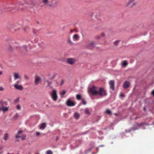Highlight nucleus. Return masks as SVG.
<instances>
[{"instance_id":"1","label":"nucleus","mask_w":154,"mask_h":154,"mask_svg":"<svg viewBox=\"0 0 154 154\" xmlns=\"http://www.w3.org/2000/svg\"><path fill=\"white\" fill-rule=\"evenodd\" d=\"M8 102L5 101H0V111H2L3 113H5L8 112L9 109V107L7 106Z\"/></svg>"},{"instance_id":"2","label":"nucleus","mask_w":154,"mask_h":154,"mask_svg":"<svg viewBox=\"0 0 154 154\" xmlns=\"http://www.w3.org/2000/svg\"><path fill=\"white\" fill-rule=\"evenodd\" d=\"M99 87L93 86L91 88L89 89L88 92L89 93H91L93 95H97Z\"/></svg>"},{"instance_id":"3","label":"nucleus","mask_w":154,"mask_h":154,"mask_svg":"<svg viewBox=\"0 0 154 154\" xmlns=\"http://www.w3.org/2000/svg\"><path fill=\"white\" fill-rule=\"evenodd\" d=\"M107 95L106 92L103 88L99 87L97 95L102 97L106 96Z\"/></svg>"},{"instance_id":"4","label":"nucleus","mask_w":154,"mask_h":154,"mask_svg":"<svg viewBox=\"0 0 154 154\" xmlns=\"http://www.w3.org/2000/svg\"><path fill=\"white\" fill-rule=\"evenodd\" d=\"M51 96L54 101H56L57 99V91L55 90H53L51 93L50 94Z\"/></svg>"},{"instance_id":"5","label":"nucleus","mask_w":154,"mask_h":154,"mask_svg":"<svg viewBox=\"0 0 154 154\" xmlns=\"http://www.w3.org/2000/svg\"><path fill=\"white\" fill-rule=\"evenodd\" d=\"M20 82L17 81L14 85V86L16 89L22 91L23 89V88L21 85H20Z\"/></svg>"},{"instance_id":"6","label":"nucleus","mask_w":154,"mask_h":154,"mask_svg":"<svg viewBox=\"0 0 154 154\" xmlns=\"http://www.w3.org/2000/svg\"><path fill=\"white\" fill-rule=\"evenodd\" d=\"M25 2V3L24 4L20 3L19 5L22 6L24 5L25 7H28L29 5H34V4L33 0H26Z\"/></svg>"},{"instance_id":"7","label":"nucleus","mask_w":154,"mask_h":154,"mask_svg":"<svg viewBox=\"0 0 154 154\" xmlns=\"http://www.w3.org/2000/svg\"><path fill=\"white\" fill-rule=\"evenodd\" d=\"M66 103L68 106H73L75 105V103L71 101L70 99H68L67 100Z\"/></svg>"},{"instance_id":"8","label":"nucleus","mask_w":154,"mask_h":154,"mask_svg":"<svg viewBox=\"0 0 154 154\" xmlns=\"http://www.w3.org/2000/svg\"><path fill=\"white\" fill-rule=\"evenodd\" d=\"M76 61L74 58H68L67 59V63L71 65H73Z\"/></svg>"},{"instance_id":"9","label":"nucleus","mask_w":154,"mask_h":154,"mask_svg":"<svg viewBox=\"0 0 154 154\" xmlns=\"http://www.w3.org/2000/svg\"><path fill=\"white\" fill-rule=\"evenodd\" d=\"M41 82V79L40 76L36 75L35 77V85H38Z\"/></svg>"},{"instance_id":"10","label":"nucleus","mask_w":154,"mask_h":154,"mask_svg":"<svg viewBox=\"0 0 154 154\" xmlns=\"http://www.w3.org/2000/svg\"><path fill=\"white\" fill-rule=\"evenodd\" d=\"M109 84L110 88L112 90H114V81L113 80H110L109 82Z\"/></svg>"},{"instance_id":"11","label":"nucleus","mask_w":154,"mask_h":154,"mask_svg":"<svg viewBox=\"0 0 154 154\" xmlns=\"http://www.w3.org/2000/svg\"><path fill=\"white\" fill-rule=\"evenodd\" d=\"M95 43L93 42H91L86 45V47L89 49L92 48L94 46Z\"/></svg>"},{"instance_id":"12","label":"nucleus","mask_w":154,"mask_h":154,"mask_svg":"<svg viewBox=\"0 0 154 154\" xmlns=\"http://www.w3.org/2000/svg\"><path fill=\"white\" fill-rule=\"evenodd\" d=\"M130 86V82L128 81L125 82L123 84V86L124 88H127Z\"/></svg>"},{"instance_id":"13","label":"nucleus","mask_w":154,"mask_h":154,"mask_svg":"<svg viewBox=\"0 0 154 154\" xmlns=\"http://www.w3.org/2000/svg\"><path fill=\"white\" fill-rule=\"evenodd\" d=\"M22 48L25 51H27L30 50L31 48L30 46L29 45H24L23 46Z\"/></svg>"},{"instance_id":"14","label":"nucleus","mask_w":154,"mask_h":154,"mask_svg":"<svg viewBox=\"0 0 154 154\" xmlns=\"http://www.w3.org/2000/svg\"><path fill=\"white\" fill-rule=\"evenodd\" d=\"M14 79L15 80H16L18 79H20V77L19 73L17 72L14 73Z\"/></svg>"},{"instance_id":"15","label":"nucleus","mask_w":154,"mask_h":154,"mask_svg":"<svg viewBox=\"0 0 154 154\" xmlns=\"http://www.w3.org/2000/svg\"><path fill=\"white\" fill-rule=\"evenodd\" d=\"M9 138V134L7 133H5L3 136V139L4 140L7 141Z\"/></svg>"},{"instance_id":"16","label":"nucleus","mask_w":154,"mask_h":154,"mask_svg":"<svg viewBox=\"0 0 154 154\" xmlns=\"http://www.w3.org/2000/svg\"><path fill=\"white\" fill-rule=\"evenodd\" d=\"M46 127V124L45 123H43L41 124L39 128L41 129H44Z\"/></svg>"},{"instance_id":"17","label":"nucleus","mask_w":154,"mask_h":154,"mask_svg":"<svg viewBox=\"0 0 154 154\" xmlns=\"http://www.w3.org/2000/svg\"><path fill=\"white\" fill-rule=\"evenodd\" d=\"M73 38L74 40L78 41L79 40V37L78 34H75L73 35Z\"/></svg>"},{"instance_id":"18","label":"nucleus","mask_w":154,"mask_h":154,"mask_svg":"<svg viewBox=\"0 0 154 154\" xmlns=\"http://www.w3.org/2000/svg\"><path fill=\"white\" fill-rule=\"evenodd\" d=\"M79 116H80V115L77 112H75L73 116L75 119H78V118L79 117Z\"/></svg>"},{"instance_id":"19","label":"nucleus","mask_w":154,"mask_h":154,"mask_svg":"<svg viewBox=\"0 0 154 154\" xmlns=\"http://www.w3.org/2000/svg\"><path fill=\"white\" fill-rule=\"evenodd\" d=\"M134 0H129L128 2L126 5V7H128L130 6V5L133 2Z\"/></svg>"},{"instance_id":"20","label":"nucleus","mask_w":154,"mask_h":154,"mask_svg":"<svg viewBox=\"0 0 154 154\" xmlns=\"http://www.w3.org/2000/svg\"><path fill=\"white\" fill-rule=\"evenodd\" d=\"M128 63V62L126 60H124L123 62L122 65L124 66H125L127 65Z\"/></svg>"},{"instance_id":"21","label":"nucleus","mask_w":154,"mask_h":154,"mask_svg":"<svg viewBox=\"0 0 154 154\" xmlns=\"http://www.w3.org/2000/svg\"><path fill=\"white\" fill-rule=\"evenodd\" d=\"M66 93V91H63L60 93V95L61 97L62 98L63 97L64 95Z\"/></svg>"},{"instance_id":"22","label":"nucleus","mask_w":154,"mask_h":154,"mask_svg":"<svg viewBox=\"0 0 154 154\" xmlns=\"http://www.w3.org/2000/svg\"><path fill=\"white\" fill-rule=\"evenodd\" d=\"M67 42L68 43H70L71 44H73V42L71 41V39L70 38H69L67 40Z\"/></svg>"},{"instance_id":"23","label":"nucleus","mask_w":154,"mask_h":154,"mask_svg":"<svg viewBox=\"0 0 154 154\" xmlns=\"http://www.w3.org/2000/svg\"><path fill=\"white\" fill-rule=\"evenodd\" d=\"M20 137L22 138V140H23L25 139L26 135L25 134H23Z\"/></svg>"},{"instance_id":"24","label":"nucleus","mask_w":154,"mask_h":154,"mask_svg":"<svg viewBox=\"0 0 154 154\" xmlns=\"http://www.w3.org/2000/svg\"><path fill=\"white\" fill-rule=\"evenodd\" d=\"M77 99L79 100L81 99V96L80 94H77L76 96Z\"/></svg>"},{"instance_id":"25","label":"nucleus","mask_w":154,"mask_h":154,"mask_svg":"<svg viewBox=\"0 0 154 154\" xmlns=\"http://www.w3.org/2000/svg\"><path fill=\"white\" fill-rule=\"evenodd\" d=\"M100 14H97L95 15V17L97 20H99L100 18L99 17L100 16Z\"/></svg>"},{"instance_id":"26","label":"nucleus","mask_w":154,"mask_h":154,"mask_svg":"<svg viewBox=\"0 0 154 154\" xmlns=\"http://www.w3.org/2000/svg\"><path fill=\"white\" fill-rule=\"evenodd\" d=\"M85 112L87 114H90L89 112V110L88 108H86L85 109Z\"/></svg>"},{"instance_id":"27","label":"nucleus","mask_w":154,"mask_h":154,"mask_svg":"<svg viewBox=\"0 0 154 154\" xmlns=\"http://www.w3.org/2000/svg\"><path fill=\"white\" fill-rule=\"evenodd\" d=\"M47 154H53V152L51 150H48L46 152Z\"/></svg>"},{"instance_id":"28","label":"nucleus","mask_w":154,"mask_h":154,"mask_svg":"<svg viewBox=\"0 0 154 154\" xmlns=\"http://www.w3.org/2000/svg\"><path fill=\"white\" fill-rule=\"evenodd\" d=\"M106 112L107 113L109 114H111V112L109 109H107L106 110Z\"/></svg>"},{"instance_id":"29","label":"nucleus","mask_w":154,"mask_h":154,"mask_svg":"<svg viewBox=\"0 0 154 154\" xmlns=\"http://www.w3.org/2000/svg\"><path fill=\"white\" fill-rule=\"evenodd\" d=\"M43 2L45 5L48 2V0H43Z\"/></svg>"},{"instance_id":"30","label":"nucleus","mask_w":154,"mask_h":154,"mask_svg":"<svg viewBox=\"0 0 154 154\" xmlns=\"http://www.w3.org/2000/svg\"><path fill=\"white\" fill-rule=\"evenodd\" d=\"M119 42V41L117 40H116V41H115L114 43V44L115 45H117L118 44V43Z\"/></svg>"},{"instance_id":"31","label":"nucleus","mask_w":154,"mask_h":154,"mask_svg":"<svg viewBox=\"0 0 154 154\" xmlns=\"http://www.w3.org/2000/svg\"><path fill=\"white\" fill-rule=\"evenodd\" d=\"M24 78L26 80H28L29 79L28 76L26 75H24Z\"/></svg>"},{"instance_id":"32","label":"nucleus","mask_w":154,"mask_h":154,"mask_svg":"<svg viewBox=\"0 0 154 154\" xmlns=\"http://www.w3.org/2000/svg\"><path fill=\"white\" fill-rule=\"evenodd\" d=\"M4 90V88L2 87V86L0 87V91H3Z\"/></svg>"},{"instance_id":"33","label":"nucleus","mask_w":154,"mask_h":154,"mask_svg":"<svg viewBox=\"0 0 154 154\" xmlns=\"http://www.w3.org/2000/svg\"><path fill=\"white\" fill-rule=\"evenodd\" d=\"M82 102L84 105H85L86 103V102L84 100H82Z\"/></svg>"},{"instance_id":"34","label":"nucleus","mask_w":154,"mask_h":154,"mask_svg":"<svg viewBox=\"0 0 154 154\" xmlns=\"http://www.w3.org/2000/svg\"><path fill=\"white\" fill-rule=\"evenodd\" d=\"M36 134L37 136H38L40 135V133L39 132H36Z\"/></svg>"},{"instance_id":"35","label":"nucleus","mask_w":154,"mask_h":154,"mask_svg":"<svg viewBox=\"0 0 154 154\" xmlns=\"http://www.w3.org/2000/svg\"><path fill=\"white\" fill-rule=\"evenodd\" d=\"M136 4V2H134V3H133L132 5L130 6V7H132L133 6H134V5H135Z\"/></svg>"},{"instance_id":"36","label":"nucleus","mask_w":154,"mask_h":154,"mask_svg":"<svg viewBox=\"0 0 154 154\" xmlns=\"http://www.w3.org/2000/svg\"><path fill=\"white\" fill-rule=\"evenodd\" d=\"M16 108L17 109H20V107L19 105H17L16 106Z\"/></svg>"},{"instance_id":"37","label":"nucleus","mask_w":154,"mask_h":154,"mask_svg":"<svg viewBox=\"0 0 154 154\" xmlns=\"http://www.w3.org/2000/svg\"><path fill=\"white\" fill-rule=\"evenodd\" d=\"M23 132V131L21 130L19 131L17 133L18 134H20L22 133Z\"/></svg>"},{"instance_id":"38","label":"nucleus","mask_w":154,"mask_h":154,"mask_svg":"<svg viewBox=\"0 0 154 154\" xmlns=\"http://www.w3.org/2000/svg\"><path fill=\"white\" fill-rule=\"evenodd\" d=\"M9 11H11L13 10L14 8V7H10L9 8Z\"/></svg>"},{"instance_id":"39","label":"nucleus","mask_w":154,"mask_h":154,"mask_svg":"<svg viewBox=\"0 0 154 154\" xmlns=\"http://www.w3.org/2000/svg\"><path fill=\"white\" fill-rule=\"evenodd\" d=\"M93 14V13L92 12H90L89 14V16H92Z\"/></svg>"},{"instance_id":"40","label":"nucleus","mask_w":154,"mask_h":154,"mask_svg":"<svg viewBox=\"0 0 154 154\" xmlns=\"http://www.w3.org/2000/svg\"><path fill=\"white\" fill-rule=\"evenodd\" d=\"M64 82V80H62L60 83V85H62L63 83Z\"/></svg>"},{"instance_id":"41","label":"nucleus","mask_w":154,"mask_h":154,"mask_svg":"<svg viewBox=\"0 0 154 154\" xmlns=\"http://www.w3.org/2000/svg\"><path fill=\"white\" fill-rule=\"evenodd\" d=\"M20 137V136L19 135H17L15 136V138L16 139H17V138H18V137Z\"/></svg>"},{"instance_id":"42","label":"nucleus","mask_w":154,"mask_h":154,"mask_svg":"<svg viewBox=\"0 0 154 154\" xmlns=\"http://www.w3.org/2000/svg\"><path fill=\"white\" fill-rule=\"evenodd\" d=\"M138 128H133L132 129H133V130H136L137 129H138Z\"/></svg>"},{"instance_id":"43","label":"nucleus","mask_w":154,"mask_h":154,"mask_svg":"<svg viewBox=\"0 0 154 154\" xmlns=\"http://www.w3.org/2000/svg\"><path fill=\"white\" fill-rule=\"evenodd\" d=\"M18 117V115L17 114H16L14 117V118L15 119H16Z\"/></svg>"},{"instance_id":"44","label":"nucleus","mask_w":154,"mask_h":154,"mask_svg":"<svg viewBox=\"0 0 154 154\" xmlns=\"http://www.w3.org/2000/svg\"><path fill=\"white\" fill-rule=\"evenodd\" d=\"M12 47L11 46H10L9 47V48H8V50L10 51H11V49H12Z\"/></svg>"},{"instance_id":"45","label":"nucleus","mask_w":154,"mask_h":154,"mask_svg":"<svg viewBox=\"0 0 154 154\" xmlns=\"http://www.w3.org/2000/svg\"><path fill=\"white\" fill-rule=\"evenodd\" d=\"M101 35L102 36H103L104 35V34L103 33H102L101 34Z\"/></svg>"},{"instance_id":"46","label":"nucleus","mask_w":154,"mask_h":154,"mask_svg":"<svg viewBox=\"0 0 154 154\" xmlns=\"http://www.w3.org/2000/svg\"><path fill=\"white\" fill-rule=\"evenodd\" d=\"M120 96L121 97H124V94H121Z\"/></svg>"},{"instance_id":"47","label":"nucleus","mask_w":154,"mask_h":154,"mask_svg":"<svg viewBox=\"0 0 154 154\" xmlns=\"http://www.w3.org/2000/svg\"><path fill=\"white\" fill-rule=\"evenodd\" d=\"M152 94L154 96V90H153L152 92Z\"/></svg>"},{"instance_id":"48","label":"nucleus","mask_w":154,"mask_h":154,"mask_svg":"<svg viewBox=\"0 0 154 154\" xmlns=\"http://www.w3.org/2000/svg\"><path fill=\"white\" fill-rule=\"evenodd\" d=\"M141 125H147L146 123H141Z\"/></svg>"},{"instance_id":"49","label":"nucleus","mask_w":154,"mask_h":154,"mask_svg":"<svg viewBox=\"0 0 154 154\" xmlns=\"http://www.w3.org/2000/svg\"><path fill=\"white\" fill-rule=\"evenodd\" d=\"M2 130H0V134H2Z\"/></svg>"},{"instance_id":"50","label":"nucleus","mask_w":154,"mask_h":154,"mask_svg":"<svg viewBox=\"0 0 154 154\" xmlns=\"http://www.w3.org/2000/svg\"><path fill=\"white\" fill-rule=\"evenodd\" d=\"M33 32L34 33H35L36 32L35 31V30H33Z\"/></svg>"},{"instance_id":"51","label":"nucleus","mask_w":154,"mask_h":154,"mask_svg":"<svg viewBox=\"0 0 154 154\" xmlns=\"http://www.w3.org/2000/svg\"><path fill=\"white\" fill-rule=\"evenodd\" d=\"M16 141H18H18H19V139H17H17H16Z\"/></svg>"},{"instance_id":"52","label":"nucleus","mask_w":154,"mask_h":154,"mask_svg":"<svg viewBox=\"0 0 154 154\" xmlns=\"http://www.w3.org/2000/svg\"><path fill=\"white\" fill-rule=\"evenodd\" d=\"M2 74V72L1 71H0V75H1Z\"/></svg>"},{"instance_id":"53","label":"nucleus","mask_w":154,"mask_h":154,"mask_svg":"<svg viewBox=\"0 0 154 154\" xmlns=\"http://www.w3.org/2000/svg\"><path fill=\"white\" fill-rule=\"evenodd\" d=\"M114 115L116 116H117L118 115V114L117 113H114Z\"/></svg>"},{"instance_id":"54","label":"nucleus","mask_w":154,"mask_h":154,"mask_svg":"<svg viewBox=\"0 0 154 154\" xmlns=\"http://www.w3.org/2000/svg\"><path fill=\"white\" fill-rule=\"evenodd\" d=\"M18 7H17L16 8H15V9H18Z\"/></svg>"},{"instance_id":"55","label":"nucleus","mask_w":154,"mask_h":154,"mask_svg":"<svg viewBox=\"0 0 154 154\" xmlns=\"http://www.w3.org/2000/svg\"><path fill=\"white\" fill-rule=\"evenodd\" d=\"M104 146L103 145H100V147H102V146Z\"/></svg>"},{"instance_id":"56","label":"nucleus","mask_w":154,"mask_h":154,"mask_svg":"<svg viewBox=\"0 0 154 154\" xmlns=\"http://www.w3.org/2000/svg\"><path fill=\"white\" fill-rule=\"evenodd\" d=\"M58 137H56V140H58Z\"/></svg>"},{"instance_id":"57","label":"nucleus","mask_w":154,"mask_h":154,"mask_svg":"<svg viewBox=\"0 0 154 154\" xmlns=\"http://www.w3.org/2000/svg\"><path fill=\"white\" fill-rule=\"evenodd\" d=\"M143 109H144V110H146V108H145V107H144V108H143Z\"/></svg>"},{"instance_id":"58","label":"nucleus","mask_w":154,"mask_h":154,"mask_svg":"<svg viewBox=\"0 0 154 154\" xmlns=\"http://www.w3.org/2000/svg\"><path fill=\"white\" fill-rule=\"evenodd\" d=\"M54 78V77H52L51 78V79H53Z\"/></svg>"},{"instance_id":"59","label":"nucleus","mask_w":154,"mask_h":154,"mask_svg":"<svg viewBox=\"0 0 154 154\" xmlns=\"http://www.w3.org/2000/svg\"><path fill=\"white\" fill-rule=\"evenodd\" d=\"M7 154H14L13 153H8Z\"/></svg>"},{"instance_id":"60","label":"nucleus","mask_w":154,"mask_h":154,"mask_svg":"<svg viewBox=\"0 0 154 154\" xmlns=\"http://www.w3.org/2000/svg\"><path fill=\"white\" fill-rule=\"evenodd\" d=\"M97 38H100V37L99 36H98L97 37Z\"/></svg>"},{"instance_id":"61","label":"nucleus","mask_w":154,"mask_h":154,"mask_svg":"<svg viewBox=\"0 0 154 154\" xmlns=\"http://www.w3.org/2000/svg\"><path fill=\"white\" fill-rule=\"evenodd\" d=\"M17 100H19V99H18V98H17Z\"/></svg>"},{"instance_id":"62","label":"nucleus","mask_w":154,"mask_h":154,"mask_svg":"<svg viewBox=\"0 0 154 154\" xmlns=\"http://www.w3.org/2000/svg\"><path fill=\"white\" fill-rule=\"evenodd\" d=\"M19 154V153H18V154Z\"/></svg>"}]
</instances>
